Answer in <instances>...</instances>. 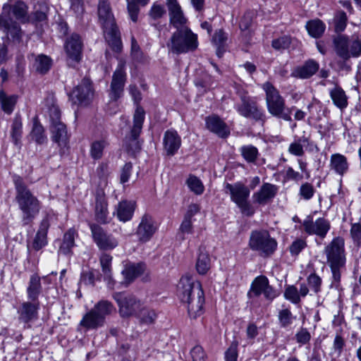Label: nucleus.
<instances>
[{"label":"nucleus","mask_w":361,"mask_h":361,"mask_svg":"<svg viewBox=\"0 0 361 361\" xmlns=\"http://www.w3.org/2000/svg\"><path fill=\"white\" fill-rule=\"evenodd\" d=\"M178 295L181 302L186 305L191 318L195 319L202 313L204 302L201 283L191 277H182L178 285Z\"/></svg>","instance_id":"1"},{"label":"nucleus","mask_w":361,"mask_h":361,"mask_svg":"<svg viewBox=\"0 0 361 361\" xmlns=\"http://www.w3.org/2000/svg\"><path fill=\"white\" fill-rule=\"evenodd\" d=\"M97 16L99 23L103 29L105 39L114 51H120L122 47L120 32L109 0H99Z\"/></svg>","instance_id":"2"},{"label":"nucleus","mask_w":361,"mask_h":361,"mask_svg":"<svg viewBox=\"0 0 361 361\" xmlns=\"http://www.w3.org/2000/svg\"><path fill=\"white\" fill-rule=\"evenodd\" d=\"M327 264L332 273V286L338 287L341 277V271L345 268L346 257L345 241L341 237L334 238L324 248Z\"/></svg>","instance_id":"3"},{"label":"nucleus","mask_w":361,"mask_h":361,"mask_svg":"<svg viewBox=\"0 0 361 361\" xmlns=\"http://www.w3.org/2000/svg\"><path fill=\"white\" fill-rule=\"evenodd\" d=\"M197 47V35L188 27L177 29L167 43L169 51L176 54L193 51Z\"/></svg>","instance_id":"4"},{"label":"nucleus","mask_w":361,"mask_h":361,"mask_svg":"<svg viewBox=\"0 0 361 361\" xmlns=\"http://www.w3.org/2000/svg\"><path fill=\"white\" fill-rule=\"evenodd\" d=\"M262 88L266 92V103L269 113L284 121H291V113L294 107L287 108L286 106L284 99L269 82L264 83Z\"/></svg>","instance_id":"5"},{"label":"nucleus","mask_w":361,"mask_h":361,"mask_svg":"<svg viewBox=\"0 0 361 361\" xmlns=\"http://www.w3.org/2000/svg\"><path fill=\"white\" fill-rule=\"evenodd\" d=\"M16 199L20 208L23 212V224H28L39 211V202L27 188L21 183L16 181Z\"/></svg>","instance_id":"6"},{"label":"nucleus","mask_w":361,"mask_h":361,"mask_svg":"<svg viewBox=\"0 0 361 361\" xmlns=\"http://www.w3.org/2000/svg\"><path fill=\"white\" fill-rule=\"evenodd\" d=\"M333 43L336 55L344 61L361 55V38L358 36H353L350 40L347 35H338Z\"/></svg>","instance_id":"7"},{"label":"nucleus","mask_w":361,"mask_h":361,"mask_svg":"<svg viewBox=\"0 0 361 361\" xmlns=\"http://www.w3.org/2000/svg\"><path fill=\"white\" fill-rule=\"evenodd\" d=\"M250 248L257 252L260 256L267 257L276 250L277 242L271 238L267 230L252 231L249 239Z\"/></svg>","instance_id":"8"},{"label":"nucleus","mask_w":361,"mask_h":361,"mask_svg":"<svg viewBox=\"0 0 361 361\" xmlns=\"http://www.w3.org/2000/svg\"><path fill=\"white\" fill-rule=\"evenodd\" d=\"M226 193H228L233 201L240 209L241 212L248 216L253 215L255 210L248 202L250 190L247 186L238 182L234 184L226 183L224 185Z\"/></svg>","instance_id":"9"},{"label":"nucleus","mask_w":361,"mask_h":361,"mask_svg":"<svg viewBox=\"0 0 361 361\" xmlns=\"http://www.w3.org/2000/svg\"><path fill=\"white\" fill-rule=\"evenodd\" d=\"M113 297L118 305L119 313L123 317L135 316L142 305L140 300L130 295L116 293Z\"/></svg>","instance_id":"10"},{"label":"nucleus","mask_w":361,"mask_h":361,"mask_svg":"<svg viewBox=\"0 0 361 361\" xmlns=\"http://www.w3.org/2000/svg\"><path fill=\"white\" fill-rule=\"evenodd\" d=\"M261 294H263L264 298L270 301L278 296L276 290L269 285L268 279L264 276H259L254 279L247 293V296L250 299H252Z\"/></svg>","instance_id":"11"},{"label":"nucleus","mask_w":361,"mask_h":361,"mask_svg":"<svg viewBox=\"0 0 361 361\" xmlns=\"http://www.w3.org/2000/svg\"><path fill=\"white\" fill-rule=\"evenodd\" d=\"M93 95L91 81L85 78L69 94V98L73 104L85 106L92 101Z\"/></svg>","instance_id":"12"},{"label":"nucleus","mask_w":361,"mask_h":361,"mask_svg":"<svg viewBox=\"0 0 361 361\" xmlns=\"http://www.w3.org/2000/svg\"><path fill=\"white\" fill-rule=\"evenodd\" d=\"M126 80L125 63L121 61L114 71L110 85L109 97L111 101H116L123 94V87Z\"/></svg>","instance_id":"13"},{"label":"nucleus","mask_w":361,"mask_h":361,"mask_svg":"<svg viewBox=\"0 0 361 361\" xmlns=\"http://www.w3.org/2000/svg\"><path fill=\"white\" fill-rule=\"evenodd\" d=\"M92 235L97 245L102 250H111L118 245L116 239L106 233L99 225L90 224Z\"/></svg>","instance_id":"14"},{"label":"nucleus","mask_w":361,"mask_h":361,"mask_svg":"<svg viewBox=\"0 0 361 361\" xmlns=\"http://www.w3.org/2000/svg\"><path fill=\"white\" fill-rule=\"evenodd\" d=\"M304 231L308 235H315L321 239H324L331 228L329 221L324 218H318L313 221L307 217L302 222Z\"/></svg>","instance_id":"15"},{"label":"nucleus","mask_w":361,"mask_h":361,"mask_svg":"<svg viewBox=\"0 0 361 361\" xmlns=\"http://www.w3.org/2000/svg\"><path fill=\"white\" fill-rule=\"evenodd\" d=\"M235 108L243 117L252 118L256 121L264 120L265 115L263 111L258 108L255 102L248 98H242L241 103L236 104Z\"/></svg>","instance_id":"16"},{"label":"nucleus","mask_w":361,"mask_h":361,"mask_svg":"<svg viewBox=\"0 0 361 361\" xmlns=\"http://www.w3.org/2000/svg\"><path fill=\"white\" fill-rule=\"evenodd\" d=\"M157 226L152 216L145 214L137 228L136 235L139 242L146 243L149 241L157 231Z\"/></svg>","instance_id":"17"},{"label":"nucleus","mask_w":361,"mask_h":361,"mask_svg":"<svg viewBox=\"0 0 361 361\" xmlns=\"http://www.w3.org/2000/svg\"><path fill=\"white\" fill-rule=\"evenodd\" d=\"M169 10V23L176 30L188 27V18L185 16L180 5L177 0H166Z\"/></svg>","instance_id":"18"},{"label":"nucleus","mask_w":361,"mask_h":361,"mask_svg":"<svg viewBox=\"0 0 361 361\" xmlns=\"http://www.w3.org/2000/svg\"><path fill=\"white\" fill-rule=\"evenodd\" d=\"M52 140L58 145L61 155L65 154L68 149L69 137L66 126L62 122L51 125Z\"/></svg>","instance_id":"19"},{"label":"nucleus","mask_w":361,"mask_h":361,"mask_svg":"<svg viewBox=\"0 0 361 361\" xmlns=\"http://www.w3.org/2000/svg\"><path fill=\"white\" fill-rule=\"evenodd\" d=\"M82 42L79 35L72 34L65 44V51L69 61L78 63L82 58Z\"/></svg>","instance_id":"20"},{"label":"nucleus","mask_w":361,"mask_h":361,"mask_svg":"<svg viewBox=\"0 0 361 361\" xmlns=\"http://www.w3.org/2000/svg\"><path fill=\"white\" fill-rule=\"evenodd\" d=\"M0 30L7 35H11L13 41L20 42L23 37L20 26L17 22L3 13L0 15Z\"/></svg>","instance_id":"21"},{"label":"nucleus","mask_w":361,"mask_h":361,"mask_svg":"<svg viewBox=\"0 0 361 361\" xmlns=\"http://www.w3.org/2000/svg\"><path fill=\"white\" fill-rule=\"evenodd\" d=\"M94 214L98 222L108 223V203L105 194L102 190H97L95 195Z\"/></svg>","instance_id":"22"},{"label":"nucleus","mask_w":361,"mask_h":361,"mask_svg":"<svg viewBox=\"0 0 361 361\" xmlns=\"http://www.w3.org/2000/svg\"><path fill=\"white\" fill-rule=\"evenodd\" d=\"M319 64L313 59L306 61L302 65L295 67L291 72V76L299 79H308L319 70Z\"/></svg>","instance_id":"23"},{"label":"nucleus","mask_w":361,"mask_h":361,"mask_svg":"<svg viewBox=\"0 0 361 361\" xmlns=\"http://www.w3.org/2000/svg\"><path fill=\"white\" fill-rule=\"evenodd\" d=\"M2 9L4 15L8 13L11 11L14 17L23 23H27L29 20L28 6L23 1H18L13 5L4 4Z\"/></svg>","instance_id":"24"},{"label":"nucleus","mask_w":361,"mask_h":361,"mask_svg":"<svg viewBox=\"0 0 361 361\" xmlns=\"http://www.w3.org/2000/svg\"><path fill=\"white\" fill-rule=\"evenodd\" d=\"M276 192L277 189L275 185L264 183L257 192L253 194L252 197L255 203L264 205L275 197Z\"/></svg>","instance_id":"25"},{"label":"nucleus","mask_w":361,"mask_h":361,"mask_svg":"<svg viewBox=\"0 0 361 361\" xmlns=\"http://www.w3.org/2000/svg\"><path fill=\"white\" fill-rule=\"evenodd\" d=\"M181 145V139L178 133L173 130H168L164 136V146L168 155H173Z\"/></svg>","instance_id":"26"},{"label":"nucleus","mask_w":361,"mask_h":361,"mask_svg":"<svg viewBox=\"0 0 361 361\" xmlns=\"http://www.w3.org/2000/svg\"><path fill=\"white\" fill-rule=\"evenodd\" d=\"M207 128L220 137H226L230 130L226 123L218 116H212L206 118Z\"/></svg>","instance_id":"27"},{"label":"nucleus","mask_w":361,"mask_h":361,"mask_svg":"<svg viewBox=\"0 0 361 361\" xmlns=\"http://www.w3.org/2000/svg\"><path fill=\"white\" fill-rule=\"evenodd\" d=\"M38 302H24L18 310L19 319L27 323L37 317Z\"/></svg>","instance_id":"28"},{"label":"nucleus","mask_w":361,"mask_h":361,"mask_svg":"<svg viewBox=\"0 0 361 361\" xmlns=\"http://www.w3.org/2000/svg\"><path fill=\"white\" fill-rule=\"evenodd\" d=\"M135 209V204L133 201L123 200L120 202L116 207V214L119 221L126 222L130 221Z\"/></svg>","instance_id":"29"},{"label":"nucleus","mask_w":361,"mask_h":361,"mask_svg":"<svg viewBox=\"0 0 361 361\" xmlns=\"http://www.w3.org/2000/svg\"><path fill=\"white\" fill-rule=\"evenodd\" d=\"M49 228V223L48 219H43L32 243V247L35 250L38 251L47 244V235Z\"/></svg>","instance_id":"30"},{"label":"nucleus","mask_w":361,"mask_h":361,"mask_svg":"<svg viewBox=\"0 0 361 361\" xmlns=\"http://www.w3.org/2000/svg\"><path fill=\"white\" fill-rule=\"evenodd\" d=\"M145 115L144 109L141 106H137L133 115V124L130 130V137L133 140L137 139L142 131Z\"/></svg>","instance_id":"31"},{"label":"nucleus","mask_w":361,"mask_h":361,"mask_svg":"<svg viewBox=\"0 0 361 361\" xmlns=\"http://www.w3.org/2000/svg\"><path fill=\"white\" fill-rule=\"evenodd\" d=\"M104 324L102 317H99L93 309L87 312L80 322V326L90 329L102 326Z\"/></svg>","instance_id":"32"},{"label":"nucleus","mask_w":361,"mask_h":361,"mask_svg":"<svg viewBox=\"0 0 361 361\" xmlns=\"http://www.w3.org/2000/svg\"><path fill=\"white\" fill-rule=\"evenodd\" d=\"M329 94L334 104L338 109L343 110L348 106V97L345 91L338 85L330 90Z\"/></svg>","instance_id":"33"},{"label":"nucleus","mask_w":361,"mask_h":361,"mask_svg":"<svg viewBox=\"0 0 361 361\" xmlns=\"http://www.w3.org/2000/svg\"><path fill=\"white\" fill-rule=\"evenodd\" d=\"M308 34L314 38L321 37L325 32L326 25L320 19L308 20L305 25Z\"/></svg>","instance_id":"34"},{"label":"nucleus","mask_w":361,"mask_h":361,"mask_svg":"<svg viewBox=\"0 0 361 361\" xmlns=\"http://www.w3.org/2000/svg\"><path fill=\"white\" fill-rule=\"evenodd\" d=\"M17 94H7L4 91H0V104L2 110L7 114H11L18 102Z\"/></svg>","instance_id":"35"},{"label":"nucleus","mask_w":361,"mask_h":361,"mask_svg":"<svg viewBox=\"0 0 361 361\" xmlns=\"http://www.w3.org/2000/svg\"><path fill=\"white\" fill-rule=\"evenodd\" d=\"M75 231L69 229L63 235V242L59 247V252L64 255L72 253V248L75 246Z\"/></svg>","instance_id":"36"},{"label":"nucleus","mask_w":361,"mask_h":361,"mask_svg":"<svg viewBox=\"0 0 361 361\" xmlns=\"http://www.w3.org/2000/svg\"><path fill=\"white\" fill-rule=\"evenodd\" d=\"M330 166L337 173L343 175L348 169L347 159L341 154H332L331 157Z\"/></svg>","instance_id":"37"},{"label":"nucleus","mask_w":361,"mask_h":361,"mask_svg":"<svg viewBox=\"0 0 361 361\" xmlns=\"http://www.w3.org/2000/svg\"><path fill=\"white\" fill-rule=\"evenodd\" d=\"M145 269V265L142 263L131 264L126 267L122 274L128 281H131L140 276Z\"/></svg>","instance_id":"38"},{"label":"nucleus","mask_w":361,"mask_h":361,"mask_svg":"<svg viewBox=\"0 0 361 361\" xmlns=\"http://www.w3.org/2000/svg\"><path fill=\"white\" fill-rule=\"evenodd\" d=\"M41 289L40 278L37 275H32L27 289L29 299L33 302L36 301L41 292Z\"/></svg>","instance_id":"39"},{"label":"nucleus","mask_w":361,"mask_h":361,"mask_svg":"<svg viewBox=\"0 0 361 361\" xmlns=\"http://www.w3.org/2000/svg\"><path fill=\"white\" fill-rule=\"evenodd\" d=\"M149 0H126L127 9L130 19L133 22H137L138 13L140 12L139 5L145 6Z\"/></svg>","instance_id":"40"},{"label":"nucleus","mask_w":361,"mask_h":361,"mask_svg":"<svg viewBox=\"0 0 361 361\" xmlns=\"http://www.w3.org/2000/svg\"><path fill=\"white\" fill-rule=\"evenodd\" d=\"M305 144H309V138L302 136L290 144L288 152L295 157H302L305 154L303 145Z\"/></svg>","instance_id":"41"},{"label":"nucleus","mask_w":361,"mask_h":361,"mask_svg":"<svg viewBox=\"0 0 361 361\" xmlns=\"http://www.w3.org/2000/svg\"><path fill=\"white\" fill-rule=\"evenodd\" d=\"M227 39V35L222 30H216L213 36L212 41L216 47V54L219 57H221L225 51Z\"/></svg>","instance_id":"42"},{"label":"nucleus","mask_w":361,"mask_h":361,"mask_svg":"<svg viewBox=\"0 0 361 361\" xmlns=\"http://www.w3.org/2000/svg\"><path fill=\"white\" fill-rule=\"evenodd\" d=\"M92 309L102 317L104 322H105L106 317L109 315L114 310L113 305L107 300L99 301Z\"/></svg>","instance_id":"43"},{"label":"nucleus","mask_w":361,"mask_h":361,"mask_svg":"<svg viewBox=\"0 0 361 361\" xmlns=\"http://www.w3.org/2000/svg\"><path fill=\"white\" fill-rule=\"evenodd\" d=\"M140 322L145 324H151L156 319L157 314L153 310H150L145 307L143 305L141 306L140 309L135 315Z\"/></svg>","instance_id":"44"},{"label":"nucleus","mask_w":361,"mask_h":361,"mask_svg":"<svg viewBox=\"0 0 361 361\" xmlns=\"http://www.w3.org/2000/svg\"><path fill=\"white\" fill-rule=\"evenodd\" d=\"M32 140H35L37 144L42 145L47 142V136L44 134L43 126L35 121L30 133Z\"/></svg>","instance_id":"45"},{"label":"nucleus","mask_w":361,"mask_h":361,"mask_svg":"<svg viewBox=\"0 0 361 361\" xmlns=\"http://www.w3.org/2000/svg\"><path fill=\"white\" fill-rule=\"evenodd\" d=\"M240 152L243 157L248 163H255L259 155L257 147L251 145L241 147Z\"/></svg>","instance_id":"46"},{"label":"nucleus","mask_w":361,"mask_h":361,"mask_svg":"<svg viewBox=\"0 0 361 361\" xmlns=\"http://www.w3.org/2000/svg\"><path fill=\"white\" fill-rule=\"evenodd\" d=\"M210 268V258L207 253L200 252L199 253L196 269L199 274H205Z\"/></svg>","instance_id":"47"},{"label":"nucleus","mask_w":361,"mask_h":361,"mask_svg":"<svg viewBox=\"0 0 361 361\" xmlns=\"http://www.w3.org/2000/svg\"><path fill=\"white\" fill-rule=\"evenodd\" d=\"M186 184L195 195H202L204 190V187L201 180L194 175L189 176L186 180Z\"/></svg>","instance_id":"48"},{"label":"nucleus","mask_w":361,"mask_h":361,"mask_svg":"<svg viewBox=\"0 0 361 361\" xmlns=\"http://www.w3.org/2000/svg\"><path fill=\"white\" fill-rule=\"evenodd\" d=\"M107 142L104 140H95L90 146V156L94 159H99L102 157L104 148L106 147Z\"/></svg>","instance_id":"49"},{"label":"nucleus","mask_w":361,"mask_h":361,"mask_svg":"<svg viewBox=\"0 0 361 361\" xmlns=\"http://www.w3.org/2000/svg\"><path fill=\"white\" fill-rule=\"evenodd\" d=\"M348 22V17L343 11H338L336 13L334 23V30L337 33L342 32L345 30Z\"/></svg>","instance_id":"50"},{"label":"nucleus","mask_w":361,"mask_h":361,"mask_svg":"<svg viewBox=\"0 0 361 361\" xmlns=\"http://www.w3.org/2000/svg\"><path fill=\"white\" fill-rule=\"evenodd\" d=\"M35 66L37 72L44 74L51 66V59L46 55H39L36 58Z\"/></svg>","instance_id":"51"},{"label":"nucleus","mask_w":361,"mask_h":361,"mask_svg":"<svg viewBox=\"0 0 361 361\" xmlns=\"http://www.w3.org/2000/svg\"><path fill=\"white\" fill-rule=\"evenodd\" d=\"M22 121L20 116H16L11 126V137L15 143L18 145L22 136Z\"/></svg>","instance_id":"52"},{"label":"nucleus","mask_w":361,"mask_h":361,"mask_svg":"<svg viewBox=\"0 0 361 361\" xmlns=\"http://www.w3.org/2000/svg\"><path fill=\"white\" fill-rule=\"evenodd\" d=\"M279 321L280 325L283 328H286L293 324V320L295 319L293 316L291 312L288 309H283L279 312Z\"/></svg>","instance_id":"53"},{"label":"nucleus","mask_w":361,"mask_h":361,"mask_svg":"<svg viewBox=\"0 0 361 361\" xmlns=\"http://www.w3.org/2000/svg\"><path fill=\"white\" fill-rule=\"evenodd\" d=\"M284 297L293 304H298L300 302V297L298 288L294 286H288L284 291Z\"/></svg>","instance_id":"54"},{"label":"nucleus","mask_w":361,"mask_h":361,"mask_svg":"<svg viewBox=\"0 0 361 361\" xmlns=\"http://www.w3.org/2000/svg\"><path fill=\"white\" fill-rule=\"evenodd\" d=\"M166 14L164 6L154 3L149 11L148 15L152 20H157L161 18Z\"/></svg>","instance_id":"55"},{"label":"nucleus","mask_w":361,"mask_h":361,"mask_svg":"<svg viewBox=\"0 0 361 361\" xmlns=\"http://www.w3.org/2000/svg\"><path fill=\"white\" fill-rule=\"evenodd\" d=\"M315 192L313 185L309 183H305L301 185L299 190V195L305 200H310Z\"/></svg>","instance_id":"56"},{"label":"nucleus","mask_w":361,"mask_h":361,"mask_svg":"<svg viewBox=\"0 0 361 361\" xmlns=\"http://www.w3.org/2000/svg\"><path fill=\"white\" fill-rule=\"evenodd\" d=\"M100 264L102 269V271L104 275L110 279L111 278V264L112 261V257L108 254H103L100 257Z\"/></svg>","instance_id":"57"},{"label":"nucleus","mask_w":361,"mask_h":361,"mask_svg":"<svg viewBox=\"0 0 361 361\" xmlns=\"http://www.w3.org/2000/svg\"><path fill=\"white\" fill-rule=\"evenodd\" d=\"M307 283L311 290L314 293H318L321 290L322 279L316 274H311L307 279Z\"/></svg>","instance_id":"58"},{"label":"nucleus","mask_w":361,"mask_h":361,"mask_svg":"<svg viewBox=\"0 0 361 361\" xmlns=\"http://www.w3.org/2000/svg\"><path fill=\"white\" fill-rule=\"evenodd\" d=\"M291 43V37L283 36L272 41V47L276 50H283L288 49Z\"/></svg>","instance_id":"59"},{"label":"nucleus","mask_w":361,"mask_h":361,"mask_svg":"<svg viewBox=\"0 0 361 361\" xmlns=\"http://www.w3.org/2000/svg\"><path fill=\"white\" fill-rule=\"evenodd\" d=\"M307 246L306 241L302 239L294 240L289 247L292 255H298Z\"/></svg>","instance_id":"60"},{"label":"nucleus","mask_w":361,"mask_h":361,"mask_svg":"<svg viewBox=\"0 0 361 361\" xmlns=\"http://www.w3.org/2000/svg\"><path fill=\"white\" fill-rule=\"evenodd\" d=\"M49 117H50L51 125L61 122L60 121V118H61L60 109H59L58 106L56 105L55 104L53 103L49 107Z\"/></svg>","instance_id":"61"},{"label":"nucleus","mask_w":361,"mask_h":361,"mask_svg":"<svg viewBox=\"0 0 361 361\" xmlns=\"http://www.w3.org/2000/svg\"><path fill=\"white\" fill-rule=\"evenodd\" d=\"M192 361H206L205 353L200 345H195L190 350Z\"/></svg>","instance_id":"62"},{"label":"nucleus","mask_w":361,"mask_h":361,"mask_svg":"<svg viewBox=\"0 0 361 361\" xmlns=\"http://www.w3.org/2000/svg\"><path fill=\"white\" fill-rule=\"evenodd\" d=\"M238 344L233 342L225 353V361H237Z\"/></svg>","instance_id":"63"},{"label":"nucleus","mask_w":361,"mask_h":361,"mask_svg":"<svg viewBox=\"0 0 361 361\" xmlns=\"http://www.w3.org/2000/svg\"><path fill=\"white\" fill-rule=\"evenodd\" d=\"M350 235L353 241L360 245L361 241V224L359 223L353 224L350 228Z\"/></svg>","instance_id":"64"}]
</instances>
